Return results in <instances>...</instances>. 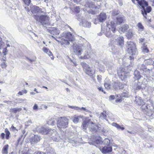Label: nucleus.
Segmentation results:
<instances>
[{"instance_id": "nucleus-28", "label": "nucleus", "mask_w": 154, "mask_h": 154, "mask_svg": "<svg viewBox=\"0 0 154 154\" xmlns=\"http://www.w3.org/2000/svg\"><path fill=\"white\" fill-rule=\"evenodd\" d=\"M82 25L85 27L89 28L91 26V23L88 21H84L83 22Z\"/></svg>"}, {"instance_id": "nucleus-33", "label": "nucleus", "mask_w": 154, "mask_h": 154, "mask_svg": "<svg viewBox=\"0 0 154 154\" xmlns=\"http://www.w3.org/2000/svg\"><path fill=\"white\" fill-rule=\"evenodd\" d=\"M137 26L139 29V30L140 31H143L144 29V27L142 25L141 23H139L138 24Z\"/></svg>"}, {"instance_id": "nucleus-57", "label": "nucleus", "mask_w": 154, "mask_h": 154, "mask_svg": "<svg viewBox=\"0 0 154 154\" xmlns=\"http://www.w3.org/2000/svg\"><path fill=\"white\" fill-rule=\"evenodd\" d=\"M115 96L114 95H111L109 97V99L110 100H113L115 99Z\"/></svg>"}, {"instance_id": "nucleus-36", "label": "nucleus", "mask_w": 154, "mask_h": 154, "mask_svg": "<svg viewBox=\"0 0 154 154\" xmlns=\"http://www.w3.org/2000/svg\"><path fill=\"white\" fill-rule=\"evenodd\" d=\"M103 144L108 145L110 143V140L108 139H105L103 141Z\"/></svg>"}, {"instance_id": "nucleus-34", "label": "nucleus", "mask_w": 154, "mask_h": 154, "mask_svg": "<svg viewBox=\"0 0 154 154\" xmlns=\"http://www.w3.org/2000/svg\"><path fill=\"white\" fill-rule=\"evenodd\" d=\"M5 131L6 133V138L7 139H8L10 133L7 128L5 129Z\"/></svg>"}, {"instance_id": "nucleus-1", "label": "nucleus", "mask_w": 154, "mask_h": 154, "mask_svg": "<svg viewBox=\"0 0 154 154\" xmlns=\"http://www.w3.org/2000/svg\"><path fill=\"white\" fill-rule=\"evenodd\" d=\"M116 26L115 23L112 21L107 24L106 31L103 32L108 37H111L112 36L111 40L113 41L114 39H115L117 44L120 46H122L124 44L123 37L122 36L118 37V35L115 34L112 35V33L111 32V31H112L113 33H115L117 31L116 29Z\"/></svg>"}, {"instance_id": "nucleus-56", "label": "nucleus", "mask_w": 154, "mask_h": 154, "mask_svg": "<svg viewBox=\"0 0 154 154\" xmlns=\"http://www.w3.org/2000/svg\"><path fill=\"white\" fill-rule=\"evenodd\" d=\"M5 134L4 133H2L1 135V137L2 139H3L5 137Z\"/></svg>"}, {"instance_id": "nucleus-38", "label": "nucleus", "mask_w": 154, "mask_h": 154, "mask_svg": "<svg viewBox=\"0 0 154 154\" xmlns=\"http://www.w3.org/2000/svg\"><path fill=\"white\" fill-rule=\"evenodd\" d=\"M102 141L101 139V138L99 137H98V138H97L96 140L95 143L97 144H100L102 143Z\"/></svg>"}, {"instance_id": "nucleus-45", "label": "nucleus", "mask_w": 154, "mask_h": 154, "mask_svg": "<svg viewBox=\"0 0 154 154\" xmlns=\"http://www.w3.org/2000/svg\"><path fill=\"white\" fill-rule=\"evenodd\" d=\"M7 48H5L3 49L2 51V53L5 55H6L7 54Z\"/></svg>"}, {"instance_id": "nucleus-60", "label": "nucleus", "mask_w": 154, "mask_h": 154, "mask_svg": "<svg viewBox=\"0 0 154 154\" xmlns=\"http://www.w3.org/2000/svg\"><path fill=\"white\" fill-rule=\"evenodd\" d=\"M32 123V121L31 120H29L27 121L26 122V124H27L28 125L31 124Z\"/></svg>"}, {"instance_id": "nucleus-15", "label": "nucleus", "mask_w": 154, "mask_h": 154, "mask_svg": "<svg viewBox=\"0 0 154 154\" xmlns=\"http://www.w3.org/2000/svg\"><path fill=\"white\" fill-rule=\"evenodd\" d=\"M93 131H99L103 132H106L107 131L103 127H102L100 125H95L94 126L93 128H92Z\"/></svg>"}, {"instance_id": "nucleus-13", "label": "nucleus", "mask_w": 154, "mask_h": 154, "mask_svg": "<svg viewBox=\"0 0 154 154\" xmlns=\"http://www.w3.org/2000/svg\"><path fill=\"white\" fill-rule=\"evenodd\" d=\"M41 138L40 135H34L30 138V142L32 144H34L40 141Z\"/></svg>"}, {"instance_id": "nucleus-25", "label": "nucleus", "mask_w": 154, "mask_h": 154, "mask_svg": "<svg viewBox=\"0 0 154 154\" xmlns=\"http://www.w3.org/2000/svg\"><path fill=\"white\" fill-rule=\"evenodd\" d=\"M60 33V31L53 27L51 29V34L53 35L54 34L57 35L59 34Z\"/></svg>"}, {"instance_id": "nucleus-41", "label": "nucleus", "mask_w": 154, "mask_h": 154, "mask_svg": "<svg viewBox=\"0 0 154 154\" xmlns=\"http://www.w3.org/2000/svg\"><path fill=\"white\" fill-rule=\"evenodd\" d=\"M33 151L31 149H29L28 151L26 153L23 154H32L33 153Z\"/></svg>"}, {"instance_id": "nucleus-52", "label": "nucleus", "mask_w": 154, "mask_h": 154, "mask_svg": "<svg viewBox=\"0 0 154 154\" xmlns=\"http://www.w3.org/2000/svg\"><path fill=\"white\" fill-rule=\"evenodd\" d=\"M38 106L36 104H35L33 107V109L34 110H36L38 109Z\"/></svg>"}, {"instance_id": "nucleus-46", "label": "nucleus", "mask_w": 154, "mask_h": 154, "mask_svg": "<svg viewBox=\"0 0 154 154\" xmlns=\"http://www.w3.org/2000/svg\"><path fill=\"white\" fill-rule=\"evenodd\" d=\"M97 88H98V90H99V91H101L102 92H103L105 94L106 93L104 91H103V88L102 87H97Z\"/></svg>"}, {"instance_id": "nucleus-51", "label": "nucleus", "mask_w": 154, "mask_h": 154, "mask_svg": "<svg viewBox=\"0 0 154 154\" xmlns=\"http://www.w3.org/2000/svg\"><path fill=\"white\" fill-rule=\"evenodd\" d=\"M97 79L98 80V81L99 82H100L101 81V80L102 79L101 76L98 75L97 76Z\"/></svg>"}, {"instance_id": "nucleus-58", "label": "nucleus", "mask_w": 154, "mask_h": 154, "mask_svg": "<svg viewBox=\"0 0 154 154\" xmlns=\"http://www.w3.org/2000/svg\"><path fill=\"white\" fill-rule=\"evenodd\" d=\"M149 60L151 61V62L150 63V64H152L154 66V61H153L152 59H150L148 60V61Z\"/></svg>"}, {"instance_id": "nucleus-26", "label": "nucleus", "mask_w": 154, "mask_h": 154, "mask_svg": "<svg viewBox=\"0 0 154 154\" xmlns=\"http://www.w3.org/2000/svg\"><path fill=\"white\" fill-rule=\"evenodd\" d=\"M112 125L116 127L118 129H121L122 131L125 129L124 127H121L119 125L115 122L112 123Z\"/></svg>"}, {"instance_id": "nucleus-32", "label": "nucleus", "mask_w": 154, "mask_h": 154, "mask_svg": "<svg viewBox=\"0 0 154 154\" xmlns=\"http://www.w3.org/2000/svg\"><path fill=\"white\" fill-rule=\"evenodd\" d=\"M22 110L21 108H14L12 109V111L14 113H16L17 112L20 111Z\"/></svg>"}, {"instance_id": "nucleus-63", "label": "nucleus", "mask_w": 154, "mask_h": 154, "mask_svg": "<svg viewBox=\"0 0 154 154\" xmlns=\"http://www.w3.org/2000/svg\"><path fill=\"white\" fill-rule=\"evenodd\" d=\"M79 110H81L82 109H83V110H85V108H84V107H82L81 108H79L78 107Z\"/></svg>"}, {"instance_id": "nucleus-35", "label": "nucleus", "mask_w": 154, "mask_h": 154, "mask_svg": "<svg viewBox=\"0 0 154 154\" xmlns=\"http://www.w3.org/2000/svg\"><path fill=\"white\" fill-rule=\"evenodd\" d=\"M113 87L115 89H118L119 88V84L117 82H115L113 85Z\"/></svg>"}, {"instance_id": "nucleus-55", "label": "nucleus", "mask_w": 154, "mask_h": 154, "mask_svg": "<svg viewBox=\"0 0 154 154\" xmlns=\"http://www.w3.org/2000/svg\"><path fill=\"white\" fill-rule=\"evenodd\" d=\"M144 41V39L143 38H141L139 39V42H143Z\"/></svg>"}, {"instance_id": "nucleus-61", "label": "nucleus", "mask_w": 154, "mask_h": 154, "mask_svg": "<svg viewBox=\"0 0 154 154\" xmlns=\"http://www.w3.org/2000/svg\"><path fill=\"white\" fill-rule=\"evenodd\" d=\"M26 58L27 60H29L30 62H32L34 61L33 60L30 59L28 57H26Z\"/></svg>"}, {"instance_id": "nucleus-9", "label": "nucleus", "mask_w": 154, "mask_h": 154, "mask_svg": "<svg viewBox=\"0 0 154 154\" xmlns=\"http://www.w3.org/2000/svg\"><path fill=\"white\" fill-rule=\"evenodd\" d=\"M65 39H62V45H69L70 44L69 42L72 41L74 39L72 34L69 32L65 34Z\"/></svg>"}, {"instance_id": "nucleus-14", "label": "nucleus", "mask_w": 154, "mask_h": 154, "mask_svg": "<svg viewBox=\"0 0 154 154\" xmlns=\"http://www.w3.org/2000/svg\"><path fill=\"white\" fill-rule=\"evenodd\" d=\"M85 52H86L83 56H81L80 58L82 59H86L89 58L91 54V48L89 46L85 49Z\"/></svg>"}, {"instance_id": "nucleus-50", "label": "nucleus", "mask_w": 154, "mask_h": 154, "mask_svg": "<svg viewBox=\"0 0 154 154\" xmlns=\"http://www.w3.org/2000/svg\"><path fill=\"white\" fill-rule=\"evenodd\" d=\"M11 101L5 100L3 101V102L4 103H6L8 104H11Z\"/></svg>"}, {"instance_id": "nucleus-49", "label": "nucleus", "mask_w": 154, "mask_h": 154, "mask_svg": "<svg viewBox=\"0 0 154 154\" xmlns=\"http://www.w3.org/2000/svg\"><path fill=\"white\" fill-rule=\"evenodd\" d=\"M71 61L73 63V65L74 66H77V63L76 61L75 60H71Z\"/></svg>"}, {"instance_id": "nucleus-18", "label": "nucleus", "mask_w": 154, "mask_h": 154, "mask_svg": "<svg viewBox=\"0 0 154 154\" xmlns=\"http://www.w3.org/2000/svg\"><path fill=\"white\" fill-rule=\"evenodd\" d=\"M104 86L107 89H110L111 88V82L108 78H106L104 82Z\"/></svg>"}, {"instance_id": "nucleus-62", "label": "nucleus", "mask_w": 154, "mask_h": 154, "mask_svg": "<svg viewBox=\"0 0 154 154\" xmlns=\"http://www.w3.org/2000/svg\"><path fill=\"white\" fill-rule=\"evenodd\" d=\"M11 128L13 130H16L17 129L15 127H14L13 125H12L11 127Z\"/></svg>"}, {"instance_id": "nucleus-23", "label": "nucleus", "mask_w": 154, "mask_h": 154, "mask_svg": "<svg viewBox=\"0 0 154 154\" xmlns=\"http://www.w3.org/2000/svg\"><path fill=\"white\" fill-rule=\"evenodd\" d=\"M57 120L56 118H53L50 119L48 121V124L49 125H54L55 124Z\"/></svg>"}, {"instance_id": "nucleus-53", "label": "nucleus", "mask_w": 154, "mask_h": 154, "mask_svg": "<svg viewBox=\"0 0 154 154\" xmlns=\"http://www.w3.org/2000/svg\"><path fill=\"white\" fill-rule=\"evenodd\" d=\"M117 14H118V13L115 11H113L112 13V15L113 16L116 15Z\"/></svg>"}, {"instance_id": "nucleus-22", "label": "nucleus", "mask_w": 154, "mask_h": 154, "mask_svg": "<svg viewBox=\"0 0 154 154\" xmlns=\"http://www.w3.org/2000/svg\"><path fill=\"white\" fill-rule=\"evenodd\" d=\"M128 28V25L127 24H124L120 27L119 28V30L122 32H125L126 31Z\"/></svg>"}, {"instance_id": "nucleus-30", "label": "nucleus", "mask_w": 154, "mask_h": 154, "mask_svg": "<svg viewBox=\"0 0 154 154\" xmlns=\"http://www.w3.org/2000/svg\"><path fill=\"white\" fill-rule=\"evenodd\" d=\"M116 23L120 24L122 23L124 20V18L123 17H117Z\"/></svg>"}, {"instance_id": "nucleus-2", "label": "nucleus", "mask_w": 154, "mask_h": 154, "mask_svg": "<svg viewBox=\"0 0 154 154\" xmlns=\"http://www.w3.org/2000/svg\"><path fill=\"white\" fill-rule=\"evenodd\" d=\"M139 5L143 8V11H141L142 14L144 17H145L147 13H149L151 11L150 6H147L148 4L147 2L144 0H136Z\"/></svg>"}, {"instance_id": "nucleus-40", "label": "nucleus", "mask_w": 154, "mask_h": 154, "mask_svg": "<svg viewBox=\"0 0 154 154\" xmlns=\"http://www.w3.org/2000/svg\"><path fill=\"white\" fill-rule=\"evenodd\" d=\"M4 46V43L3 42L1 38L0 37V49Z\"/></svg>"}, {"instance_id": "nucleus-37", "label": "nucleus", "mask_w": 154, "mask_h": 154, "mask_svg": "<svg viewBox=\"0 0 154 154\" xmlns=\"http://www.w3.org/2000/svg\"><path fill=\"white\" fill-rule=\"evenodd\" d=\"M138 68L139 69L143 71H144L146 68L145 66L143 64H141L139 65Z\"/></svg>"}, {"instance_id": "nucleus-44", "label": "nucleus", "mask_w": 154, "mask_h": 154, "mask_svg": "<svg viewBox=\"0 0 154 154\" xmlns=\"http://www.w3.org/2000/svg\"><path fill=\"white\" fill-rule=\"evenodd\" d=\"M69 108H71L72 109H76L77 110H79V108H78V107L76 106H72L69 105Z\"/></svg>"}, {"instance_id": "nucleus-29", "label": "nucleus", "mask_w": 154, "mask_h": 154, "mask_svg": "<svg viewBox=\"0 0 154 154\" xmlns=\"http://www.w3.org/2000/svg\"><path fill=\"white\" fill-rule=\"evenodd\" d=\"M106 112L103 111V112L100 113L99 118L102 119H106Z\"/></svg>"}, {"instance_id": "nucleus-8", "label": "nucleus", "mask_w": 154, "mask_h": 154, "mask_svg": "<svg viewBox=\"0 0 154 154\" xmlns=\"http://www.w3.org/2000/svg\"><path fill=\"white\" fill-rule=\"evenodd\" d=\"M73 50L74 53L77 55H80L83 53L84 48L83 46L77 45H73Z\"/></svg>"}, {"instance_id": "nucleus-10", "label": "nucleus", "mask_w": 154, "mask_h": 154, "mask_svg": "<svg viewBox=\"0 0 154 154\" xmlns=\"http://www.w3.org/2000/svg\"><path fill=\"white\" fill-rule=\"evenodd\" d=\"M82 125L84 129L86 130L87 128H88L93 131L92 128H93L94 127L95 124L89 120L84 121L82 123Z\"/></svg>"}, {"instance_id": "nucleus-17", "label": "nucleus", "mask_w": 154, "mask_h": 154, "mask_svg": "<svg viewBox=\"0 0 154 154\" xmlns=\"http://www.w3.org/2000/svg\"><path fill=\"white\" fill-rule=\"evenodd\" d=\"M107 17L106 14L104 13H101L99 15L97 20H98V21L100 22H103L105 21Z\"/></svg>"}, {"instance_id": "nucleus-21", "label": "nucleus", "mask_w": 154, "mask_h": 154, "mask_svg": "<svg viewBox=\"0 0 154 154\" xmlns=\"http://www.w3.org/2000/svg\"><path fill=\"white\" fill-rule=\"evenodd\" d=\"M134 75L135 79L137 80L140 79L141 77L139 72L138 70H136L134 71Z\"/></svg>"}, {"instance_id": "nucleus-3", "label": "nucleus", "mask_w": 154, "mask_h": 154, "mask_svg": "<svg viewBox=\"0 0 154 154\" xmlns=\"http://www.w3.org/2000/svg\"><path fill=\"white\" fill-rule=\"evenodd\" d=\"M69 121L67 117H59L57 121V127L59 128H66L68 126Z\"/></svg>"}, {"instance_id": "nucleus-42", "label": "nucleus", "mask_w": 154, "mask_h": 154, "mask_svg": "<svg viewBox=\"0 0 154 154\" xmlns=\"http://www.w3.org/2000/svg\"><path fill=\"white\" fill-rule=\"evenodd\" d=\"M74 10L75 12L78 13L80 11V9L79 7H77L75 8Z\"/></svg>"}, {"instance_id": "nucleus-16", "label": "nucleus", "mask_w": 154, "mask_h": 154, "mask_svg": "<svg viewBox=\"0 0 154 154\" xmlns=\"http://www.w3.org/2000/svg\"><path fill=\"white\" fill-rule=\"evenodd\" d=\"M100 150L103 153H105L111 152L112 151V148L111 146H107L103 147Z\"/></svg>"}, {"instance_id": "nucleus-47", "label": "nucleus", "mask_w": 154, "mask_h": 154, "mask_svg": "<svg viewBox=\"0 0 154 154\" xmlns=\"http://www.w3.org/2000/svg\"><path fill=\"white\" fill-rule=\"evenodd\" d=\"M26 100V99H19L18 100V101L19 103H22L24 101Z\"/></svg>"}, {"instance_id": "nucleus-6", "label": "nucleus", "mask_w": 154, "mask_h": 154, "mask_svg": "<svg viewBox=\"0 0 154 154\" xmlns=\"http://www.w3.org/2000/svg\"><path fill=\"white\" fill-rule=\"evenodd\" d=\"M127 47L128 53L132 55L135 54L136 50L135 45L134 42H127Z\"/></svg>"}, {"instance_id": "nucleus-24", "label": "nucleus", "mask_w": 154, "mask_h": 154, "mask_svg": "<svg viewBox=\"0 0 154 154\" xmlns=\"http://www.w3.org/2000/svg\"><path fill=\"white\" fill-rule=\"evenodd\" d=\"M8 145L6 144L5 145L2 150V153L3 154H7L8 153Z\"/></svg>"}, {"instance_id": "nucleus-20", "label": "nucleus", "mask_w": 154, "mask_h": 154, "mask_svg": "<svg viewBox=\"0 0 154 154\" xmlns=\"http://www.w3.org/2000/svg\"><path fill=\"white\" fill-rule=\"evenodd\" d=\"M83 117V116H77L74 115L73 116V119L72 120L74 123H77L79 122L80 119H82Z\"/></svg>"}, {"instance_id": "nucleus-5", "label": "nucleus", "mask_w": 154, "mask_h": 154, "mask_svg": "<svg viewBox=\"0 0 154 154\" xmlns=\"http://www.w3.org/2000/svg\"><path fill=\"white\" fill-rule=\"evenodd\" d=\"M81 64L83 68L84 71L86 74L91 76L95 74V71L91 69L85 63L82 62H81Z\"/></svg>"}, {"instance_id": "nucleus-4", "label": "nucleus", "mask_w": 154, "mask_h": 154, "mask_svg": "<svg viewBox=\"0 0 154 154\" xmlns=\"http://www.w3.org/2000/svg\"><path fill=\"white\" fill-rule=\"evenodd\" d=\"M33 17L36 20L40 22L42 25L49 24L48 18L45 15H33Z\"/></svg>"}, {"instance_id": "nucleus-64", "label": "nucleus", "mask_w": 154, "mask_h": 154, "mask_svg": "<svg viewBox=\"0 0 154 154\" xmlns=\"http://www.w3.org/2000/svg\"><path fill=\"white\" fill-rule=\"evenodd\" d=\"M25 10L28 12H29V10L28 7H25Z\"/></svg>"}, {"instance_id": "nucleus-59", "label": "nucleus", "mask_w": 154, "mask_h": 154, "mask_svg": "<svg viewBox=\"0 0 154 154\" xmlns=\"http://www.w3.org/2000/svg\"><path fill=\"white\" fill-rule=\"evenodd\" d=\"M47 54L50 56V57H51V56H52L53 57V54H52V53L51 52V51H50V53H49V52H48Z\"/></svg>"}, {"instance_id": "nucleus-19", "label": "nucleus", "mask_w": 154, "mask_h": 154, "mask_svg": "<svg viewBox=\"0 0 154 154\" xmlns=\"http://www.w3.org/2000/svg\"><path fill=\"white\" fill-rule=\"evenodd\" d=\"M104 63L103 61L99 62L98 63V68L101 72H104L105 70V67Z\"/></svg>"}, {"instance_id": "nucleus-27", "label": "nucleus", "mask_w": 154, "mask_h": 154, "mask_svg": "<svg viewBox=\"0 0 154 154\" xmlns=\"http://www.w3.org/2000/svg\"><path fill=\"white\" fill-rule=\"evenodd\" d=\"M133 34L132 30H129L126 33V36L128 38H131L133 36Z\"/></svg>"}, {"instance_id": "nucleus-7", "label": "nucleus", "mask_w": 154, "mask_h": 154, "mask_svg": "<svg viewBox=\"0 0 154 154\" xmlns=\"http://www.w3.org/2000/svg\"><path fill=\"white\" fill-rule=\"evenodd\" d=\"M30 9L32 13L34 14V15H38L37 14L45 13V9H42L40 8L39 7L35 5H32L30 6Z\"/></svg>"}, {"instance_id": "nucleus-12", "label": "nucleus", "mask_w": 154, "mask_h": 154, "mask_svg": "<svg viewBox=\"0 0 154 154\" xmlns=\"http://www.w3.org/2000/svg\"><path fill=\"white\" fill-rule=\"evenodd\" d=\"M52 129L48 128H46L43 127H38L37 129L38 131L42 134H47L48 135L49 134V131Z\"/></svg>"}, {"instance_id": "nucleus-31", "label": "nucleus", "mask_w": 154, "mask_h": 154, "mask_svg": "<svg viewBox=\"0 0 154 154\" xmlns=\"http://www.w3.org/2000/svg\"><path fill=\"white\" fill-rule=\"evenodd\" d=\"M142 50L144 53H147L149 52V50L146 45V43H144L143 44Z\"/></svg>"}, {"instance_id": "nucleus-48", "label": "nucleus", "mask_w": 154, "mask_h": 154, "mask_svg": "<svg viewBox=\"0 0 154 154\" xmlns=\"http://www.w3.org/2000/svg\"><path fill=\"white\" fill-rule=\"evenodd\" d=\"M142 84H141V85H138L136 87V89L137 90H139L141 89L142 88Z\"/></svg>"}, {"instance_id": "nucleus-54", "label": "nucleus", "mask_w": 154, "mask_h": 154, "mask_svg": "<svg viewBox=\"0 0 154 154\" xmlns=\"http://www.w3.org/2000/svg\"><path fill=\"white\" fill-rule=\"evenodd\" d=\"M33 154H44L43 152H35ZM47 154H48L47 153Z\"/></svg>"}, {"instance_id": "nucleus-43", "label": "nucleus", "mask_w": 154, "mask_h": 154, "mask_svg": "<svg viewBox=\"0 0 154 154\" xmlns=\"http://www.w3.org/2000/svg\"><path fill=\"white\" fill-rule=\"evenodd\" d=\"M24 3L25 4L27 5H29V4H30V0H23Z\"/></svg>"}, {"instance_id": "nucleus-39", "label": "nucleus", "mask_w": 154, "mask_h": 154, "mask_svg": "<svg viewBox=\"0 0 154 154\" xmlns=\"http://www.w3.org/2000/svg\"><path fill=\"white\" fill-rule=\"evenodd\" d=\"M42 50L44 52H45L47 54L48 52L50 53V50H49L48 49L45 47H43L42 48Z\"/></svg>"}, {"instance_id": "nucleus-11", "label": "nucleus", "mask_w": 154, "mask_h": 154, "mask_svg": "<svg viewBox=\"0 0 154 154\" xmlns=\"http://www.w3.org/2000/svg\"><path fill=\"white\" fill-rule=\"evenodd\" d=\"M49 134L48 136L50 137V138L54 141L57 142L59 140V137L55 129H53L49 131Z\"/></svg>"}]
</instances>
